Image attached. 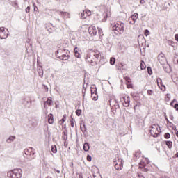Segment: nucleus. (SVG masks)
Instances as JSON below:
<instances>
[{
    "instance_id": "nucleus-2",
    "label": "nucleus",
    "mask_w": 178,
    "mask_h": 178,
    "mask_svg": "<svg viewBox=\"0 0 178 178\" xmlns=\"http://www.w3.org/2000/svg\"><path fill=\"white\" fill-rule=\"evenodd\" d=\"M56 58L61 60H67L70 58V51L65 49H59L56 54Z\"/></svg>"
},
{
    "instance_id": "nucleus-14",
    "label": "nucleus",
    "mask_w": 178,
    "mask_h": 178,
    "mask_svg": "<svg viewBox=\"0 0 178 178\" xmlns=\"http://www.w3.org/2000/svg\"><path fill=\"white\" fill-rule=\"evenodd\" d=\"M123 100H124V102H123L124 106L127 108V106L130 105V97H124Z\"/></svg>"
},
{
    "instance_id": "nucleus-44",
    "label": "nucleus",
    "mask_w": 178,
    "mask_h": 178,
    "mask_svg": "<svg viewBox=\"0 0 178 178\" xmlns=\"http://www.w3.org/2000/svg\"><path fill=\"white\" fill-rule=\"evenodd\" d=\"M175 39L178 41V34H175Z\"/></svg>"
},
{
    "instance_id": "nucleus-20",
    "label": "nucleus",
    "mask_w": 178,
    "mask_h": 178,
    "mask_svg": "<svg viewBox=\"0 0 178 178\" xmlns=\"http://www.w3.org/2000/svg\"><path fill=\"white\" fill-rule=\"evenodd\" d=\"M90 92H91V95L97 93V87H95V85H92L90 87Z\"/></svg>"
},
{
    "instance_id": "nucleus-28",
    "label": "nucleus",
    "mask_w": 178,
    "mask_h": 178,
    "mask_svg": "<svg viewBox=\"0 0 178 178\" xmlns=\"http://www.w3.org/2000/svg\"><path fill=\"white\" fill-rule=\"evenodd\" d=\"M63 140H67V132L66 131L63 132Z\"/></svg>"
},
{
    "instance_id": "nucleus-30",
    "label": "nucleus",
    "mask_w": 178,
    "mask_h": 178,
    "mask_svg": "<svg viewBox=\"0 0 178 178\" xmlns=\"http://www.w3.org/2000/svg\"><path fill=\"white\" fill-rule=\"evenodd\" d=\"M126 84H127V88H133V84L131 83V82H128Z\"/></svg>"
},
{
    "instance_id": "nucleus-38",
    "label": "nucleus",
    "mask_w": 178,
    "mask_h": 178,
    "mask_svg": "<svg viewBox=\"0 0 178 178\" xmlns=\"http://www.w3.org/2000/svg\"><path fill=\"white\" fill-rule=\"evenodd\" d=\"M92 159V158L91 157V156H90V155L87 156V161L88 162H91Z\"/></svg>"
},
{
    "instance_id": "nucleus-27",
    "label": "nucleus",
    "mask_w": 178,
    "mask_h": 178,
    "mask_svg": "<svg viewBox=\"0 0 178 178\" xmlns=\"http://www.w3.org/2000/svg\"><path fill=\"white\" fill-rule=\"evenodd\" d=\"M173 104H174V102H172L170 103L171 106H173V108H175L176 111H178V104H174V106H173Z\"/></svg>"
},
{
    "instance_id": "nucleus-24",
    "label": "nucleus",
    "mask_w": 178,
    "mask_h": 178,
    "mask_svg": "<svg viewBox=\"0 0 178 178\" xmlns=\"http://www.w3.org/2000/svg\"><path fill=\"white\" fill-rule=\"evenodd\" d=\"M165 144L167 145V147L170 149V148H172V147L173 146V143H172V141L169 140V141H166Z\"/></svg>"
},
{
    "instance_id": "nucleus-3",
    "label": "nucleus",
    "mask_w": 178,
    "mask_h": 178,
    "mask_svg": "<svg viewBox=\"0 0 178 178\" xmlns=\"http://www.w3.org/2000/svg\"><path fill=\"white\" fill-rule=\"evenodd\" d=\"M22 173H23L22 169H15L8 172L7 176L9 178H22Z\"/></svg>"
},
{
    "instance_id": "nucleus-31",
    "label": "nucleus",
    "mask_w": 178,
    "mask_h": 178,
    "mask_svg": "<svg viewBox=\"0 0 178 178\" xmlns=\"http://www.w3.org/2000/svg\"><path fill=\"white\" fill-rule=\"evenodd\" d=\"M115 62H116V60L115 59V58H111L110 59V63L111 65H115Z\"/></svg>"
},
{
    "instance_id": "nucleus-33",
    "label": "nucleus",
    "mask_w": 178,
    "mask_h": 178,
    "mask_svg": "<svg viewBox=\"0 0 178 178\" xmlns=\"http://www.w3.org/2000/svg\"><path fill=\"white\" fill-rule=\"evenodd\" d=\"M144 34L145 37H148V35H149V31H148V29L145 30Z\"/></svg>"
},
{
    "instance_id": "nucleus-18",
    "label": "nucleus",
    "mask_w": 178,
    "mask_h": 178,
    "mask_svg": "<svg viewBox=\"0 0 178 178\" xmlns=\"http://www.w3.org/2000/svg\"><path fill=\"white\" fill-rule=\"evenodd\" d=\"M48 123L49 124H54V115L52 113L48 115Z\"/></svg>"
},
{
    "instance_id": "nucleus-45",
    "label": "nucleus",
    "mask_w": 178,
    "mask_h": 178,
    "mask_svg": "<svg viewBox=\"0 0 178 178\" xmlns=\"http://www.w3.org/2000/svg\"><path fill=\"white\" fill-rule=\"evenodd\" d=\"M106 16L108 17H111V12H108V13L106 14Z\"/></svg>"
},
{
    "instance_id": "nucleus-12",
    "label": "nucleus",
    "mask_w": 178,
    "mask_h": 178,
    "mask_svg": "<svg viewBox=\"0 0 178 178\" xmlns=\"http://www.w3.org/2000/svg\"><path fill=\"white\" fill-rule=\"evenodd\" d=\"M90 16H91V12L89 10H85L83 13H81L82 19H87V17Z\"/></svg>"
},
{
    "instance_id": "nucleus-47",
    "label": "nucleus",
    "mask_w": 178,
    "mask_h": 178,
    "mask_svg": "<svg viewBox=\"0 0 178 178\" xmlns=\"http://www.w3.org/2000/svg\"><path fill=\"white\" fill-rule=\"evenodd\" d=\"M176 136H177V137H178V131L176 133Z\"/></svg>"
},
{
    "instance_id": "nucleus-6",
    "label": "nucleus",
    "mask_w": 178,
    "mask_h": 178,
    "mask_svg": "<svg viewBox=\"0 0 178 178\" xmlns=\"http://www.w3.org/2000/svg\"><path fill=\"white\" fill-rule=\"evenodd\" d=\"M88 33L90 37H95L98 34V29L94 25H90L88 28Z\"/></svg>"
},
{
    "instance_id": "nucleus-17",
    "label": "nucleus",
    "mask_w": 178,
    "mask_h": 178,
    "mask_svg": "<svg viewBox=\"0 0 178 178\" xmlns=\"http://www.w3.org/2000/svg\"><path fill=\"white\" fill-rule=\"evenodd\" d=\"M67 118V115L66 114H64L63 116V118L58 121V124L60 126H63V123L66 122Z\"/></svg>"
},
{
    "instance_id": "nucleus-43",
    "label": "nucleus",
    "mask_w": 178,
    "mask_h": 178,
    "mask_svg": "<svg viewBox=\"0 0 178 178\" xmlns=\"http://www.w3.org/2000/svg\"><path fill=\"white\" fill-rule=\"evenodd\" d=\"M140 3H141L142 5H144V3H145V0H140Z\"/></svg>"
},
{
    "instance_id": "nucleus-8",
    "label": "nucleus",
    "mask_w": 178,
    "mask_h": 178,
    "mask_svg": "<svg viewBox=\"0 0 178 178\" xmlns=\"http://www.w3.org/2000/svg\"><path fill=\"white\" fill-rule=\"evenodd\" d=\"M8 35H9V31L8 29H6L4 27L0 28V38L1 40H5L8 38Z\"/></svg>"
},
{
    "instance_id": "nucleus-46",
    "label": "nucleus",
    "mask_w": 178,
    "mask_h": 178,
    "mask_svg": "<svg viewBox=\"0 0 178 178\" xmlns=\"http://www.w3.org/2000/svg\"><path fill=\"white\" fill-rule=\"evenodd\" d=\"M91 63H93V64H92V65H97V63L96 62H92V60H91Z\"/></svg>"
},
{
    "instance_id": "nucleus-13",
    "label": "nucleus",
    "mask_w": 178,
    "mask_h": 178,
    "mask_svg": "<svg viewBox=\"0 0 178 178\" xmlns=\"http://www.w3.org/2000/svg\"><path fill=\"white\" fill-rule=\"evenodd\" d=\"M90 54H91V55L95 56V58H96V59H99L101 58V53L98 50H95V51H92Z\"/></svg>"
},
{
    "instance_id": "nucleus-23",
    "label": "nucleus",
    "mask_w": 178,
    "mask_h": 178,
    "mask_svg": "<svg viewBox=\"0 0 178 178\" xmlns=\"http://www.w3.org/2000/svg\"><path fill=\"white\" fill-rule=\"evenodd\" d=\"M51 152L53 154H56L58 152V148L56 147V145H54L51 146Z\"/></svg>"
},
{
    "instance_id": "nucleus-15",
    "label": "nucleus",
    "mask_w": 178,
    "mask_h": 178,
    "mask_svg": "<svg viewBox=\"0 0 178 178\" xmlns=\"http://www.w3.org/2000/svg\"><path fill=\"white\" fill-rule=\"evenodd\" d=\"M74 52L76 58H81V51L79 50V47H75L74 49Z\"/></svg>"
},
{
    "instance_id": "nucleus-37",
    "label": "nucleus",
    "mask_w": 178,
    "mask_h": 178,
    "mask_svg": "<svg viewBox=\"0 0 178 178\" xmlns=\"http://www.w3.org/2000/svg\"><path fill=\"white\" fill-rule=\"evenodd\" d=\"M147 94L148 95H152V94H154V91L152 90H147Z\"/></svg>"
},
{
    "instance_id": "nucleus-11",
    "label": "nucleus",
    "mask_w": 178,
    "mask_h": 178,
    "mask_svg": "<svg viewBox=\"0 0 178 178\" xmlns=\"http://www.w3.org/2000/svg\"><path fill=\"white\" fill-rule=\"evenodd\" d=\"M52 104H54V101L52 100V97H48L47 101L44 102V106L47 109L48 106H51Z\"/></svg>"
},
{
    "instance_id": "nucleus-4",
    "label": "nucleus",
    "mask_w": 178,
    "mask_h": 178,
    "mask_svg": "<svg viewBox=\"0 0 178 178\" xmlns=\"http://www.w3.org/2000/svg\"><path fill=\"white\" fill-rule=\"evenodd\" d=\"M150 134L152 137H158L159 133H161V129H159V125L158 124H153L151 126L150 129Z\"/></svg>"
},
{
    "instance_id": "nucleus-25",
    "label": "nucleus",
    "mask_w": 178,
    "mask_h": 178,
    "mask_svg": "<svg viewBox=\"0 0 178 178\" xmlns=\"http://www.w3.org/2000/svg\"><path fill=\"white\" fill-rule=\"evenodd\" d=\"M83 149H84V151H89V149H90V145H88V143H84V145H83Z\"/></svg>"
},
{
    "instance_id": "nucleus-34",
    "label": "nucleus",
    "mask_w": 178,
    "mask_h": 178,
    "mask_svg": "<svg viewBox=\"0 0 178 178\" xmlns=\"http://www.w3.org/2000/svg\"><path fill=\"white\" fill-rule=\"evenodd\" d=\"M164 138H166V139L170 138V134H169V133L165 134Z\"/></svg>"
},
{
    "instance_id": "nucleus-36",
    "label": "nucleus",
    "mask_w": 178,
    "mask_h": 178,
    "mask_svg": "<svg viewBox=\"0 0 178 178\" xmlns=\"http://www.w3.org/2000/svg\"><path fill=\"white\" fill-rule=\"evenodd\" d=\"M76 115L77 116H80V115H81V110H76Z\"/></svg>"
},
{
    "instance_id": "nucleus-19",
    "label": "nucleus",
    "mask_w": 178,
    "mask_h": 178,
    "mask_svg": "<svg viewBox=\"0 0 178 178\" xmlns=\"http://www.w3.org/2000/svg\"><path fill=\"white\" fill-rule=\"evenodd\" d=\"M158 59L159 62H162V60H165V54H163V53H161L160 54H159Z\"/></svg>"
},
{
    "instance_id": "nucleus-42",
    "label": "nucleus",
    "mask_w": 178,
    "mask_h": 178,
    "mask_svg": "<svg viewBox=\"0 0 178 178\" xmlns=\"http://www.w3.org/2000/svg\"><path fill=\"white\" fill-rule=\"evenodd\" d=\"M140 154H141V153H140V152H137L136 153V154H135V156H136V158H137V157H139L138 155H140Z\"/></svg>"
},
{
    "instance_id": "nucleus-40",
    "label": "nucleus",
    "mask_w": 178,
    "mask_h": 178,
    "mask_svg": "<svg viewBox=\"0 0 178 178\" xmlns=\"http://www.w3.org/2000/svg\"><path fill=\"white\" fill-rule=\"evenodd\" d=\"M25 10L26 13H30V6H28Z\"/></svg>"
},
{
    "instance_id": "nucleus-10",
    "label": "nucleus",
    "mask_w": 178,
    "mask_h": 178,
    "mask_svg": "<svg viewBox=\"0 0 178 178\" xmlns=\"http://www.w3.org/2000/svg\"><path fill=\"white\" fill-rule=\"evenodd\" d=\"M138 19V13H134L133 15H131L129 18V22L130 24H135L136 20Z\"/></svg>"
},
{
    "instance_id": "nucleus-41",
    "label": "nucleus",
    "mask_w": 178,
    "mask_h": 178,
    "mask_svg": "<svg viewBox=\"0 0 178 178\" xmlns=\"http://www.w3.org/2000/svg\"><path fill=\"white\" fill-rule=\"evenodd\" d=\"M15 136H11L8 138V141H13V140H15Z\"/></svg>"
},
{
    "instance_id": "nucleus-16",
    "label": "nucleus",
    "mask_w": 178,
    "mask_h": 178,
    "mask_svg": "<svg viewBox=\"0 0 178 178\" xmlns=\"http://www.w3.org/2000/svg\"><path fill=\"white\" fill-rule=\"evenodd\" d=\"M60 16H63V17L70 18V13L65 11H58Z\"/></svg>"
},
{
    "instance_id": "nucleus-22",
    "label": "nucleus",
    "mask_w": 178,
    "mask_h": 178,
    "mask_svg": "<svg viewBox=\"0 0 178 178\" xmlns=\"http://www.w3.org/2000/svg\"><path fill=\"white\" fill-rule=\"evenodd\" d=\"M140 69L141 70L147 69V65H145V63L144 61L140 62Z\"/></svg>"
},
{
    "instance_id": "nucleus-5",
    "label": "nucleus",
    "mask_w": 178,
    "mask_h": 178,
    "mask_svg": "<svg viewBox=\"0 0 178 178\" xmlns=\"http://www.w3.org/2000/svg\"><path fill=\"white\" fill-rule=\"evenodd\" d=\"M113 163L116 170H122L123 169V160L120 157L115 158Z\"/></svg>"
},
{
    "instance_id": "nucleus-9",
    "label": "nucleus",
    "mask_w": 178,
    "mask_h": 178,
    "mask_svg": "<svg viewBox=\"0 0 178 178\" xmlns=\"http://www.w3.org/2000/svg\"><path fill=\"white\" fill-rule=\"evenodd\" d=\"M157 81V86L159 89L161 90V91H166V86L163 85V82H162V79L161 78H158L156 79Z\"/></svg>"
},
{
    "instance_id": "nucleus-39",
    "label": "nucleus",
    "mask_w": 178,
    "mask_h": 178,
    "mask_svg": "<svg viewBox=\"0 0 178 178\" xmlns=\"http://www.w3.org/2000/svg\"><path fill=\"white\" fill-rule=\"evenodd\" d=\"M33 5L34 10H38V7H37V6L35 5V3H33Z\"/></svg>"
},
{
    "instance_id": "nucleus-21",
    "label": "nucleus",
    "mask_w": 178,
    "mask_h": 178,
    "mask_svg": "<svg viewBox=\"0 0 178 178\" xmlns=\"http://www.w3.org/2000/svg\"><path fill=\"white\" fill-rule=\"evenodd\" d=\"M92 99L93 101H97L98 100V94L97 93H92L91 95Z\"/></svg>"
},
{
    "instance_id": "nucleus-32",
    "label": "nucleus",
    "mask_w": 178,
    "mask_h": 178,
    "mask_svg": "<svg viewBox=\"0 0 178 178\" xmlns=\"http://www.w3.org/2000/svg\"><path fill=\"white\" fill-rule=\"evenodd\" d=\"M125 81H126V83H131V79H130V77H129V76H127V77H125Z\"/></svg>"
},
{
    "instance_id": "nucleus-26",
    "label": "nucleus",
    "mask_w": 178,
    "mask_h": 178,
    "mask_svg": "<svg viewBox=\"0 0 178 178\" xmlns=\"http://www.w3.org/2000/svg\"><path fill=\"white\" fill-rule=\"evenodd\" d=\"M97 31H98V34L99 35V38H101V37L104 36V32L102 31V30L101 29H98Z\"/></svg>"
},
{
    "instance_id": "nucleus-1",
    "label": "nucleus",
    "mask_w": 178,
    "mask_h": 178,
    "mask_svg": "<svg viewBox=\"0 0 178 178\" xmlns=\"http://www.w3.org/2000/svg\"><path fill=\"white\" fill-rule=\"evenodd\" d=\"M112 29L115 34H123L124 33V23L121 21H117L113 23Z\"/></svg>"
},
{
    "instance_id": "nucleus-29",
    "label": "nucleus",
    "mask_w": 178,
    "mask_h": 178,
    "mask_svg": "<svg viewBox=\"0 0 178 178\" xmlns=\"http://www.w3.org/2000/svg\"><path fill=\"white\" fill-rule=\"evenodd\" d=\"M70 126L71 127H74V119L72 117L70 119Z\"/></svg>"
},
{
    "instance_id": "nucleus-7",
    "label": "nucleus",
    "mask_w": 178,
    "mask_h": 178,
    "mask_svg": "<svg viewBox=\"0 0 178 178\" xmlns=\"http://www.w3.org/2000/svg\"><path fill=\"white\" fill-rule=\"evenodd\" d=\"M25 155H26V158L31 161V159H34L35 158V153L33 152V148L26 149L24 150Z\"/></svg>"
},
{
    "instance_id": "nucleus-35",
    "label": "nucleus",
    "mask_w": 178,
    "mask_h": 178,
    "mask_svg": "<svg viewBox=\"0 0 178 178\" xmlns=\"http://www.w3.org/2000/svg\"><path fill=\"white\" fill-rule=\"evenodd\" d=\"M147 72L149 74H152V70L151 69V67H147Z\"/></svg>"
}]
</instances>
